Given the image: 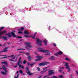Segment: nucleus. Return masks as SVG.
I'll return each instance as SVG.
<instances>
[{
	"label": "nucleus",
	"mask_w": 78,
	"mask_h": 78,
	"mask_svg": "<svg viewBox=\"0 0 78 78\" xmlns=\"http://www.w3.org/2000/svg\"><path fill=\"white\" fill-rule=\"evenodd\" d=\"M18 44H19V45H20V43H18Z\"/></svg>",
	"instance_id": "obj_63"
},
{
	"label": "nucleus",
	"mask_w": 78,
	"mask_h": 78,
	"mask_svg": "<svg viewBox=\"0 0 78 78\" xmlns=\"http://www.w3.org/2000/svg\"><path fill=\"white\" fill-rule=\"evenodd\" d=\"M23 75H25V73H23Z\"/></svg>",
	"instance_id": "obj_59"
},
{
	"label": "nucleus",
	"mask_w": 78,
	"mask_h": 78,
	"mask_svg": "<svg viewBox=\"0 0 78 78\" xmlns=\"http://www.w3.org/2000/svg\"><path fill=\"white\" fill-rule=\"evenodd\" d=\"M48 42V41L46 39H44V45L45 46H46L47 45V42Z\"/></svg>",
	"instance_id": "obj_13"
},
{
	"label": "nucleus",
	"mask_w": 78,
	"mask_h": 78,
	"mask_svg": "<svg viewBox=\"0 0 78 78\" xmlns=\"http://www.w3.org/2000/svg\"><path fill=\"white\" fill-rule=\"evenodd\" d=\"M5 35L6 36H8V37H11V35H9V33L5 34Z\"/></svg>",
	"instance_id": "obj_20"
},
{
	"label": "nucleus",
	"mask_w": 78,
	"mask_h": 78,
	"mask_svg": "<svg viewBox=\"0 0 78 78\" xmlns=\"http://www.w3.org/2000/svg\"><path fill=\"white\" fill-rule=\"evenodd\" d=\"M19 74H18L17 76H15L14 77H15V78H18V77H19Z\"/></svg>",
	"instance_id": "obj_38"
},
{
	"label": "nucleus",
	"mask_w": 78,
	"mask_h": 78,
	"mask_svg": "<svg viewBox=\"0 0 78 78\" xmlns=\"http://www.w3.org/2000/svg\"><path fill=\"white\" fill-rule=\"evenodd\" d=\"M19 72H20V74H22V73H23V71H22V70H19Z\"/></svg>",
	"instance_id": "obj_28"
},
{
	"label": "nucleus",
	"mask_w": 78,
	"mask_h": 78,
	"mask_svg": "<svg viewBox=\"0 0 78 78\" xmlns=\"http://www.w3.org/2000/svg\"><path fill=\"white\" fill-rule=\"evenodd\" d=\"M16 38H22V37H18V36H17V37H16Z\"/></svg>",
	"instance_id": "obj_40"
},
{
	"label": "nucleus",
	"mask_w": 78,
	"mask_h": 78,
	"mask_svg": "<svg viewBox=\"0 0 78 78\" xmlns=\"http://www.w3.org/2000/svg\"><path fill=\"white\" fill-rule=\"evenodd\" d=\"M58 76L60 78H63L64 77V76H63V75H59Z\"/></svg>",
	"instance_id": "obj_29"
},
{
	"label": "nucleus",
	"mask_w": 78,
	"mask_h": 78,
	"mask_svg": "<svg viewBox=\"0 0 78 78\" xmlns=\"http://www.w3.org/2000/svg\"><path fill=\"white\" fill-rule=\"evenodd\" d=\"M1 73L2 74V75H6V73H5V72H4L2 71H1Z\"/></svg>",
	"instance_id": "obj_26"
},
{
	"label": "nucleus",
	"mask_w": 78,
	"mask_h": 78,
	"mask_svg": "<svg viewBox=\"0 0 78 78\" xmlns=\"http://www.w3.org/2000/svg\"><path fill=\"white\" fill-rule=\"evenodd\" d=\"M36 58H38V59H39V58H40V59H41V58H42V57H40L39 56H36Z\"/></svg>",
	"instance_id": "obj_25"
},
{
	"label": "nucleus",
	"mask_w": 78,
	"mask_h": 78,
	"mask_svg": "<svg viewBox=\"0 0 78 78\" xmlns=\"http://www.w3.org/2000/svg\"><path fill=\"white\" fill-rule=\"evenodd\" d=\"M24 37H30V36H28L27 35H25Z\"/></svg>",
	"instance_id": "obj_32"
},
{
	"label": "nucleus",
	"mask_w": 78,
	"mask_h": 78,
	"mask_svg": "<svg viewBox=\"0 0 78 78\" xmlns=\"http://www.w3.org/2000/svg\"><path fill=\"white\" fill-rule=\"evenodd\" d=\"M37 69L38 71H41V69L39 67L37 68Z\"/></svg>",
	"instance_id": "obj_34"
},
{
	"label": "nucleus",
	"mask_w": 78,
	"mask_h": 78,
	"mask_svg": "<svg viewBox=\"0 0 78 78\" xmlns=\"http://www.w3.org/2000/svg\"><path fill=\"white\" fill-rule=\"evenodd\" d=\"M34 64H35V62H33L32 64H30V62L27 63V66L26 67L25 69H26V73H27V74H29V76L33 75V73H31V72H30V71L29 70V68H28V67H29V66L30 65V67H32Z\"/></svg>",
	"instance_id": "obj_1"
},
{
	"label": "nucleus",
	"mask_w": 78,
	"mask_h": 78,
	"mask_svg": "<svg viewBox=\"0 0 78 78\" xmlns=\"http://www.w3.org/2000/svg\"><path fill=\"white\" fill-rule=\"evenodd\" d=\"M9 56H10V57H11L13 59H15V58H16V56H15L14 55H11Z\"/></svg>",
	"instance_id": "obj_17"
},
{
	"label": "nucleus",
	"mask_w": 78,
	"mask_h": 78,
	"mask_svg": "<svg viewBox=\"0 0 78 78\" xmlns=\"http://www.w3.org/2000/svg\"><path fill=\"white\" fill-rule=\"evenodd\" d=\"M41 77H42V76L41 75L40 76L38 77V78H41Z\"/></svg>",
	"instance_id": "obj_51"
},
{
	"label": "nucleus",
	"mask_w": 78,
	"mask_h": 78,
	"mask_svg": "<svg viewBox=\"0 0 78 78\" xmlns=\"http://www.w3.org/2000/svg\"><path fill=\"white\" fill-rule=\"evenodd\" d=\"M22 66V67H21L22 69H23V68H24V66H23L22 65V66Z\"/></svg>",
	"instance_id": "obj_49"
},
{
	"label": "nucleus",
	"mask_w": 78,
	"mask_h": 78,
	"mask_svg": "<svg viewBox=\"0 0 78 78\" xmlns=\"http://www.w3.org/2000/svg\"><path fill=\"white\" fill-rule=\"evenodd\" d=\"M24 33L25 34H30V33L28 32L27 30H25L24 32Z\"/></svg>",
	"instance_id": "obj_11"
},
{
	"label": "nucleus",
	"mask_w": 78,
	"mask_h": 78,
	"mask_svg": "<svg viewBox=\"0 0 78 78\" xmlns=\"http://www.w3.org/2000/svg\"><path fill=\"white\" fill-rule=\"evenodd\" d=\"M48 67H45V68H43V70H45V69H47Z\"/></svg>",
	"instance_id": "obj_43"
},
{
	"label": "nucleus",
	"mask_w": 78,
	"mask_h": 78,
	"mask_svg": "<svg viewBox=\"0 0 78 78\" xmlns=\"http://www.w3.org/2000/svg\"><path fill=\"white\" fill-rule=\"evenodd\" d=\"M26 55H29V53H26Z\"/></svg>",
	"instance_id": "obj_56"
},
{
	"label": "nucleus",
	"mask_w": 78,
	"mask_h": 78,
	"mask_svg": "<svg viewBox=\"0 0 78 78\" xmlns=\"http://www.w3.org/2000/svg\"><path fill=\"white\" fill-rule=\"evenodd\" d=\"M76 72L77 74V75H78V72L77 71H76Z\"/></svg>",
	"instance_id": "obj_57"
},
{
	"label": "nucleus",
	"mask_w": 78,
	"mask_h": 78,
	"mask_svg": "<svg viewBox=\"0 0 78 78\" xmlns=\"http://www.w3.org/2000/svg\"><path fill=\"white\" fill-rule=\"evenodd\" d=\"M47 76H44L43 77V78H46V77H47Z\"/></svg>",
	"instance_id": "obj_50"
},
{
	"label": "nucleus",
	"mask_w": 78,
	"mask_h": 78,
	"mask_svg": "<svg viewBox=\"0 0 78 78\" xmlns=\"http://www.w3.org/2000/svg\"><path fill=\"white\" fill-rule=\"evenodd\" d=\"M41 58H40L37 59L35 60V61H40V60H41Z\"/></svg>",
	"instance_id": "obj_30"
},
{
	"label": "nucleus",
	"mask_w": 78,
	"mask_h": 78,
	"mask_svg": "<svg viewBox=\"0 0 78 78\" xmlns=\"http://www.w3.org/2000/svg\"><path fill=\"white\" fill-rule=\"evenodd\" d=\"M60 69H64V67H60L59 68Z\"/></svg>",
	"instance_id": "obj_41"
},
{
	"label": "nucleus",
	"mask_w": 78,
	"mask_h": 78,
	"mask_svg": "<svg viewBox=\"0 0 78 78\" xmlns=\"http://www.w3.org/2000/svg\"><path fill=\"white\" fill-rule=\"evenodd\" d=\"M0 56H5L6 57H11V56H9L6 55H1Z\"/></svg>",
	"instance_id": "obj_23"
},
{
	"label": "nucleus",
	"mask_w": 78,
	"mask_h": 78,
	"mask_svg": "<svg viewBox=\"0 0 78 78\" xmlns=\"http://www.w3.org/2000/svg\"><path fill=\"white\" fill-rule=\"evenodd\" d=\"M21 31H23V30H24V28L23 27H22L20 29Z\"/></svg>",
	"instance_id": "obj_31"
},
{
	"label": "nucleus",
	"mask_w": 78,
	"mask_h": 78,
	"mask_svg": "<svg viewBox=\"0 0 78 78\" xmlns=\"http://www.w3.org/2000/svg\"><path fill=\"white\" fill-rule=\"evenodd\" d=\"M3 58H6V59H7L8 58L6 57H2V58H0V59H1V58L3 59Z\"/></svg>",
	"instance_id": "obj_42"
},
{
	"label": "nucleus",
	"mask_w": 78,
	"mask_h": 78,
	"mask_svg": "<svg viewBox=\"0 0 78 78\" xmlns=\"http://www.w3.org/2000/svg\"><path fill=\"white\" fill-rule=\"evenodd\" d=\"M19 68H20L21 67V66H21V65H20H20H19Z\"/></svg>",
	"instance_id": "obj_47"
},
{
	"label": "nucleus",
	"mask_w": 78,
	"mask_h": 78,
	"mask_svg": "<svg viewBox=\"0 0 78 78\" xmlns=\"http://www.w3.org/2000/svg\"><path fill=\"white\" fill-rule=\"evenodd\" d=\"M1 64H4L5 65V67H7L8 66V63L7 62H6L5 61H4L3 62H1Z\"/></svg>",
	"instance_id": "obj_7"
},
{
	"label": "nucleus",
	"mask_w": 78,
	"mask_h": 78,
	"mask_svg": "<svg viewBox=\"0 0 78 78\" xmlns=\"http://www.w3.org/2000/svg\"><path fill=\"white\" fill-rule=\"evenodd\" d=\"M25 50V49H23V48H20L19 49H17V50L19 51V50Z\"/></svg>",
	"instance_id": "obj_22"
},
{
	"label": "nucleus",
	"mask_w": 78,
	"mask_h": 78,
	"mask_svg": "<svg viewBox=\"0 0 78 78\" xmlns=\"http://www.w3.org/2000/svg\"><path fill=\"white\" fill-rule=\"evenodd\" d=\"M30 37H31L32 38V39H36L37 41V44L38 45H39L40 46H41V45L42 44V41L40 40V39L39 38H35V37H34V36H30Z\"/></svg>",
	"instance_id": "obj_2"
},
{
	"label": "nucleus",
	"mask_w": 78,
	"mask_h": 78,
	"mask_svg": "<svg viewBox=\"0 0 78 78\" xmlns=\"http://www.w3.org/2000/svg\"><path fill=\"white\" fill-rule=\"evenodd\" d=\"M11 34L14 37H16V35L15 34V33H14L13 32H11Z\"/></svg>",
	"instance_id": "obj_14"
},
{
	"label": "nucleus",
	"mask_w": 78,
	"mask_h": 78,
	"mask_svg": "<svg viewBox=\"0 0 78 78\" xmlns=\"http://www.w3.org/2000/svg\"><path fill=\"white\" fill-rule=\"evenodd\" d=\"M49 64V62H42V63H40L38 66H46L47 64Z\"/></svg>",
	"instance_id": "obj_3"
},
{
	"label": "nucleus",
	"mask_w": 78,
	"mask_h": 78,
	"mask_svg": "<svg viewBox=\"0 0 78 78\" xmlns=\"http://www.w3.org/2000/svg\"><path fill=\"white\" fill-rule=\"evenodd\" d=\"M20 53H24V52L23 51H20L19 52Z\"/></svg>",
	"instance_id": "obj_45"
},
{
	"label": "nucleus",
	"mask_w": 78,
	"mask_h": 78,
	"mask_svg": "<svg viewBox=\"0 0 78 78\" xmlns=\"http://www.w3.org/2000/svg\"><path fill=\"white\" fill-rule=\"evenodd\" d=\"M38 51H41V52H43V53H48V50H44V49H42V48H38Z\"/></svg>",
	"instance_id": "obj_4"
},
{
	"label": "nucleus",
	"mask_w": 78,
	"mask_h": 78,
	"mask_svg": "<svg viewBox=\"0 0 78 78\" xmlns=\"http://www.w3.org/2000/svg\"><path fill=\"white\" fill-rule=\"evenodd\" d=\"M13 67H14L15 68H16V67H17V65L16 66H14Z\"/></svg>",
	"instance_id": "obj_52"
},
{
	"label": "nucleus",
	"mask_w": 78,
	"mask_h": 78,
	"mask_svg": "<svg viewBox=\"0 0 78 78\" xmlns=\"http://www.w3.org/2000/svg\"><path fill=\"white\" fill-rule=\"evenodd\" d=\"M46 71H47V70H46L45 71H42L40 72V73H41V74H43V73H45V72H46Z\"/></svg>",
	"instance_id": "obj_21"
},
{
	"label": "nucleus",
	"mask_w": 78,
	"mask_h": 78,
	"mask_svg": "<svg viewBox=\"0 0 78 78\" xmlns=\"http://www.w3.org/2000/svg\"><path fill=\"white\" fill-rule=\"evenodd\" d=\"M2 69H3V70H4L5 71V73H6V72H7V70H6V69L7 68H6L5 67V65H3L2 66Z\"/></svg>",
	"instance_id": "obj_9"
},
{
	"label": "nucleus",
	"mask_w": 78,
	"mask_h": 78,
	"mask_svg": "<svg viewBox=\"0 0 78 78\" xmlns=\"http://www.w3.org/2000/svg\"><path fill=\"white\" fill-rule=\"evenodd\" d=\"M37 34V32H36L34 35V36H35L36 35V34Z\"/></svg>",
	"instance_id": "obj_48"
},
{
	"label": "nucleus",
	"mask_w": 78,
	"mask_h": 78,
	"mask_svg": "<svg viewBox=\"0 0 78 78\" xmlns=\"http://www.w3.org/2000/svg\"><path fill=\"white\" fill-rule=\"evenodd\" d=\"M18 33H19V34H22L23 33L21 31H20L18 32Z\"/></svg>",
	"instance_id": "obj_37"
},
{
	"label": "nucleus",
	"mask_w": 78,
	"mask_h": 78,
	"mask_svg": "<svg viewBox=\"0 0 78 78\" xmlns=\"http://www.w3.org/2000/svg\"><path fill=\"white\" fill-rule=\"evenodd\" d=\"M2 39H4V40H5V41H7V39H8V38L5 37H2Z\"/></svg>",
	"instance_id": "obj_18"
},
{
	"label": "nucleus",
	"mask_w": 78,
	"mask_h": 78,
	"mask_svg": "<svg viewBox=\"0 0 78 78\" xmlns=\"http://www.w3.org/2000/svg\"><path fill=\"white\" fill-rule=\"evenodd\" d=\"M4 28H5V27H2L1 28H0V30H3V29Z\"/></svg>",
	"instance_id": "obj_36"
},
{
	"label": "nucleus",
	"mask_w": 78,
	"mask_h": 78,
	"mask_svg": "<svg viewBox=\"0 0 78 78\" xmlns=\"http://www.w3.org/2000/svg\"><path fill=\"white\" fill-rule=\"evenodd\" d=\"M55 56H58V55H59V54H58V52L55 53Z\"/></svg>",
	"instance_id": "obj_24"
},
{
	"label": "nucleus",
	"mask_w": 78,
	"mask_h": 78,
	"mask_svg": "<svg viewBox=\"0 0 78 78\" xmlns=\"http://www.w3.org/2000/svg\"><path fill=\"white\" fill-rule=\"evenodd\" d=\"M28 50H30V48H27Z\"/></svg>",
	"instance_id": "obj_64"
},
{
	"label": "nucleus",
	"mask_w": 78,
	"mask_h": 78,
	"mask_svg": "<svg viewBox=\"0 0 78 78\" xmlns=\"http://www.w3.org/2000/svg\"><path fill=\"white\" fill-rule=\"evenodd\" d=\"M25 48H27V49H28V48H27V47H25Z\"/></svg>",
	"instance_id": "obj_61"
},
{
	"label": "nucleus",
	"mask_w": 78,
	"mask_h": 78,
	"mask_svg": "<svg viewBox=\"0 0 78 78\" xmlns=\"http://www.w3.org/2000/svg\"><path fill=\"white\" fill-rule=\"evenodd\" d=\"M55 73H54V72H53V71L51 70H50L49 71V75H53V74H54Z\"/></svg>",
	"instance_id": "obj_8"
},
{
	"label": "nucleus",
	"mask_w": 78,
	"mask_h": 78,
	"mask_svg": "<svg viewBox=\"0 0 78 78\" xmlns=\"http://www.w3.org/2000/svg\"><path fill=\"white\" fill-rule=\"evenodd\" d=\"M66 60L67 61H70V59H69V58H66Z\"/></svg>",
	"instance_id": "obj_35"
},
{
	"label": "nucleus",
	"mask_w": 78,
	"mask_h": 78,
	"mask_svg": "<svg viewBox=\"0 0 78 78\" xmlns=\"http://www.w3.org/2000/svg\"><path fill=\"white\" fill-rule=\"evenodd\" d=\"M19 73V71H18L16 73L17 74V73Z\"/></svg>",
	"instance_id": "obj_60"
},
{
	"label": "nucleus",
	"mask_w": 78,
	"mask_h": 78,
	"mask_svg": "<svg viewBox=\"0 0 78 78\" xmlns=\"http://www.w3.org/2000/svg\"><path fill=\"white\" fill-rule=\"evenodd\" d=\"M13 32H14V33H15L16 32V31L15 30H14L13 31Z\"/></svg>",
	"instance_id": "obj_62"
},
{
	"label": "nucleus",
	"mask_w": 78,
	"mask_h": 78,
	"mask_svg": "<svg viewBox=\"0 0 78 78\" xmlns=\"http://www.w3.org/2000/svg\"><path fill=\"white\" fill-rule=\"evenodd\" d=\"M65 66H68V63H66L65 64Z\"/></svg>",
	"instance_id": "obj_39"
},
{
	"label": "nucleus",
	"mask_w": 78,
	"mask_h": 78,
	"mask_svg": "<svg viewBox=\"0 0 78 78\" xmlns=\"http://www.w3.org/2000/svg\"><path fill=\"white\" fill-rule=\"evenodd\" d=\"M9 61H14V60H13L11 59H9Z\"/></svg>",
	"instance_id": "obj_46"
},
{
	"label": "nucleus",
	"mask_w": 78,
	"mask_h": 78,
	"mask_svg": "<svg viewBox=\"0 0 78 78\" xmlns=\"http://www.w3.org/2000/svg\"><path fill=\"white\" fill-rule=\"evenodd\" d=\"M59 72H62V70H61V69H60L59 70Z\"/></svg>",
	"instance_id": "obj_53"
},
{
	"label": "nucleus",
	"mask_w": 78,
	"mask_h": 78,
	"mask_svg": "<svg viewBox=\"0 0 78 78\" xmlns=\"http://www.w3.org/2000/svg\"><path fill=\"white\" fill-rule=\"evenodd\" d=\"M27 62V61H26V60H25L23 62V64H25Z\"/></svg>",
	"instance_id": "obj_33"
},
{
	"label": "nucleus",
	"mask_w": 78,
	"mask_h": 78,
	"mask_svg": "<svg viewBox=\"0 0 78 78\" xmlns=\"http://www.w3.org/2000/svg\"><path fill=\"white\" fill-rule=\"evenodd\" d=\"M21 59V58H20L19 59L18 63H17L16 64L17 66H19L20 65V64H22V61L20 60V59Z\"/></svg>",
	"instance_id": "obj_12"
},
{
	"label": "nucleus",
	"mask_w": 78,
	"mask_h": 78,
	"mask_svg": "<svg viewBox=\"0 0 78 78\" xmlns=\"http://www.w3.org/2000/svg\"><path fill=\"white\" fill-rule=\"evenodd\" d=\"M0 35H2L3 34H5L7 33V32H6V31L5 30H4L3 31H0Z\"/></svg>",
	"instance_id": "obj_6"
},
{
	"label": "nucleus",
	"mask_w": 78,
	"mask_h": 78,
	"mask_svg": "<svg viewBox=\"0 0 78 78\" xmlns=\"http://www.w3.org/2000/svg\"><path fill=\"white\" fill-rule=\"evenodd\" d=\"M45 55H49V54H45Z\"/></svg>",
	"instance_id": "obj_54"
},
{
	"label": "nucleus",
	"mask_w": 78,
	"mask_h": 78,
	"mask_svg": "<svg viewBox=\"0 0 78 78\" xmlns=\"http://www.w3.org/2000/svg\"><path fill=\"white\" fill-rule=\"evenodd\" d=\"M62 52L61 51H60L58 52V55H62Z\"/></svg>",
	"instance_id": "obj_19"
},
{
	"label": "nucleus",
	"mask_w": 78,
	"mask_h": 78,
	"mask_svg": "<svg viewBox=\"0 0 78 78\" xmlns=\"http://www.w3.org/2000/svg\"><path fill=\"white\" fill-rule=\"evenodd\" d=\"M53 45L54 46H55V47H56V44H55V43H53Z\"/></svg>",
	"instance_id": "obj_44"
},
{
	"label": "nucleus",
	"mask_w": 78,
	"mask_h": 78,
	"mask_svg": "<svg viewBox=\"0 0 78 78\" xmlns=\"http://www.w3.org/2000/svg\"><path fill=\"white\" fill-rule=\"evenodd\" d=\"M27 44V47H29V48H33V46L30 45V43H26Z\"/></svg>",
	"instance_id": "obj_5"
},
{
	"label": "nucleus",
	"mask_w": 78,
	"mask_h": 78,
	"mask_svg": "<svg viewBox=\"0 0 78 78\" xmlns=\"http://www.w3.org/2000/svg\"><path fill=\"white\" fill-rule=\"evenodd\" d=\"M62 73V74H65V73H64V72H63Z\"/></svg>",
	"instance_id": "obj_58"
},
{
	"label": "nucleus",
	"mask_w": 78,
	"mask_h": 78,
	"mask_svg": "<svg viewBox=\"0 0 78 78\" xmlns=\"http://www.w3.org/2000/svg\"><path fill=\"white\" fill-rule=\"evenodd\" d=\"M66 69H68L69 70H67V71L68 72H70V68H69V66H67L66 67Z\"/></svg>",
	"instance_id": "obj_15"
},
{
	"label": "nucleus",
	"mask_w": 78,
	"mask_h": 78,
	"mask_svg": "<svg viewBox=\"0 0 78 78\" xmlns=\"http://www.w3.org/2000/svg\"><path fill=\"white\" fill-rule=\"evenodd\" d=\"M8 48L6 47L2 51H0V52H2V53H3V52H7V49Z\"/></svg>",
	"instance_id": "obj_10"
},
{
	"label": "nucleus",
	"mask_w": 78,
	"mask_h": 78,
	"mask_svg": "<svg viewBox=\"0 0 78 78\" xmlns=\"http://www.w3.org/2000/svg\"><path fill=\"white\" fill-rule=\"evenodd\" d=\"M51 58H49V59H51L52 60H53V58H55V57H54V56H51Z\"/></svg>",
	"instance_id": "obj_27"
},
{
	"label": "nucleus",
	"mask_w": 78,
	"mask_h": 78,
	"mask_svg": "<svg viewBox=\"0 0 78 78\" xmlns=\"http://www.w3.org/2000/svg\"><path fill=\"white\" fill-rule=\"evenodd\" d=\"M18 31H21L20 29H18Z\"/></svg>",
	"instance_id": "obj_55"
},
{
	"label": "nucleus",
	"mask_w": 78,
	"mask_h": 78,
	"mask_svg": "<svg viewBox=\"0 0 78 78\" xmlns=\"http://www.w3.org/2000/svg\"><path fill=\"white\" fill-rule=\"evenodd\" d=\"M31 57L30 56H29L27 57V59H28L29 61H31Z\"/></svg>",
	"instance_id": "obj_16"
}]
</instances>
